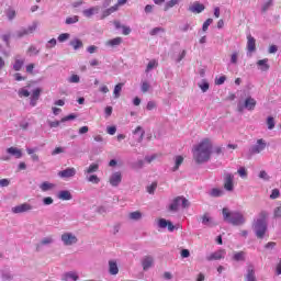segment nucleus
<instances>
[{"instance_id": "nucleus-1", "label": "nucleus", "mask_w": 281, "mask_h": 281, "mask_svg": "<svg viewBox=\"0 0 281 281\" xmlns=\"http://www.w3.org/2000/svg\"><path fill=\"white\" fill-rule=\"evenodd\" d=\"M192 153L195 162L207 164L212 157V140H210V138L202 139L194 146Z\"/></svg>"}, {"instance_id": "nucleus-2", "label": "nucleus", "mask_w": 281, "mask_h": 281, "mask_svg": "<svg viewBox=\"0 0 281 281\" xmlns=\"http://www.w3.org/2000/svg\"><path fill=\"white\" fill-rule=\"evenodd\" d=\"M223 220L225 223L229 225H234L235 227H240L247 223V218L239 211H229V209L224 207L222 210Z\"/></svg>"}, {"instance_id": "nucleus-3", "label": "nucleus", "mask_w": 281, "mask_h": 281, "mask_svg": "<svg viewBox=\"0 0 281 281\" xmlns=\"http://www.w3.org/2000/svg\"><path fill=\"white\" fill-rule=\"evenodd\" d=\"M268 217H269V212L261 211L258 214L257 218L254 221L252 229L257 238H260V239L265 238V234H267V228H268V224H267Z\"/></svg>"}, {"instance_id": "nucleus-4", "label": "nucleus", "mask_w": 281, "mask_h": 281, "mask_svg": "<svg viewBox=\"0 0 281 281\" xmlns=\"http://www.w3.org/2000/svg\"><path fill=\"white\" fill-rule=\"evenodd\" d=\"M267 148V140L263 138L257 139L256 144L250 146L247 153V159H251L254 155H260Z\"/></svg>"}, {"instance_id": "nucleus-5", "label": "nucleus", "mask_w": 281, "mask_h": 281, "mask_svg": "<svg viewBox=\"0 0 281 281\" xmlns=\"http://www.w3.org/2000/svg\"><path fill=\"white\" fill-rule=\"evenodd\" d=\"M180 205L183 207V210H186V207H190V201L183 196H177L170 204L169 210L171 212H178Z\"/></svg>"}, {"instance_id": "nucleus-6", "label": "nucleus", "mask_w": 281, "mask_h": 281, "mask_svg": "<svg viewBox=\"0 0 281 281\" xmlns=\"http://www.w3.org/2000/svg\"><path fill=\"white\" fill-rule=\"evenodd\" d=\"M256 99L248 97L245 102L243 103V101H239L237 103V111L239 113H243V111H245V109H247V111H254V109H256Z\"/></svg>"}, {"instance_id": "nucleus-7", "label": "nucleus", "mask_w": 281, "mask_h": 281, "mask_svg": "<svg viewBox=\"0 0 281 281\" xmlns=\"http://www.w3.org/2000/svg\"><path fill=\"white\" fill-rule=\"evenodd\" d=\"M38 30V22L34 21L26 29L23 27L16 32L18 38H23V36H29V34H34V32Z\"/></svg>"}, {"instance_id": "nucleus-8", "label": "nucleus", "mask_w": 281, "mask_h": 281, "mask_svg": "<svg viewBox=\"0 0 281 281\" xmlns=\"http://www.w3.org/2000/svg\"><path fill=\"white\" fill-rule=\"evenodd\" d=\"M61 243H64L66 247H71V245H76V243H78V237H76L74 233H64L61 235Z\"/></svg>"}, {"instance_id": "nucleus-9", "label": "nucleus", "mask_w": 281, "mask_h": 281, "mask_svg": "<svg viewBox=\"0 0 281 281\" xmlns=\"http://www.w3.org/2000/svg\"><path fill=\"white\" fill-rule=\"evenodd\" d=\"M224 190L226 192H234V175L229 172L224 173Z\"/></svg>"}, {"instance_id": "nucleus-10", "label": "nucleus", "mask_w": 281, "mask_h": 281, "mask_svg": "<svg viewBox=\"0 0 281 281\" xmlns=\"http://www.w3.org/2000/svg\"><path fill=\"white\" fill-rule=\"evenodd\" d=\"M32 210H34V206H32V204L23 203V204H20V205H16V206L12 207L11 212L13 214H23L25 212H32Z\"/></svg>"}, {"instance_id": "nucleus-11", "label": "nucleus", "mask_w": 281, "mask_h": 281, "mask_svg": "<svg viewBox=\"0 0 281 281\" xmlns=\"http://www.w3.org/2000/svg\"><path fill=\"white\" fill-rule=\"evenodd\" d=\"M140 262H142L143 271H148L149 269H153V267L155 266V258L148 255L143 257Z\"/></svg>"}, {"instance_id": "nucleus-12", "label": "nucleus", "mask_w": 281, "mask_h": 281, "mask_svg": "<svg viewBox=\"0 0 281 281\" xmlns=\"http://www.w3.org/2000/svg\"><path fill=\"white\" fill-rule=\"evenodd\" d=\"M225 249L216 250L215 252H212L211 255L206 256V260L209 262H212L213 260H223L226 256Z\"/></svg>"}, {"instance_id": "nucleus-13", "label": "nucleus", "mask_w": 281, "mask_h": 281, "mask_svg": "<svg viewBox=\"0 0 281 281\" xmlns=\"http://www.w3.org/2000/svg\"><path fill=\"white\" fill-rule=\"evenodd\" d=\"M245 281H258L256 278V268L254 265H248L246 268Z\"/></svg>"}, {"instance_id": "nucleus-14", "label": "nucleus", "mask_w": 281, "mask_h": 281, "mask_svg": "<svg viewBox=\"0 0 281 281\" xmlns=\"http://www.w3.org/2000/svg\"><path fill=\"white\" fill-rule=\"evenodd\" d=\"M76 168L68 167L65 170L59 171L58 177H60V179H71V177H76Z\"/></svg>"}, {"instance_id": "nucleus-15", "label": "nucleus", "mask_w": 281, "mask_h": 281, "mask_svg": "<svg viewBox=\"0 0 281 281\" xmlns=\"http://www.w3.org/2000/svg\"><path fill=\"white\" fill-rule=\"evenodd\" d=\"M110 184L112 188H117L122 183V172L116 171L110 176Z\"/></svg>"}, {"instance_id": "nucleus-16", "label": "nucleus", "mask_w": 281, "mask_h": 281, "mask_svg": "<svg viewBox=\"0 0 281 281\" xmlns=\"http://www.w3.org/2000/svg\"><path fill=\"white\" fill-rule=\"evenodd\" d=\"M23 65H25V59L21 55H15L13 63V70L21 71L23 69Z\"/></svg>"}, {"instance_id": "nucleus-17", "label": "nucleus", "mask_w": 281, "mask_h": 281, "mask_svg": "<svg viewBox=\"0 0 281 281\" xmlns=\"http://www.w3.org/2000/svg\"><path fill=\"white\" fill-rule=\"evenodd\" d=\"M54 243H56L54 235L46 236L41 239L40 244H37V249H41V247H49V245H54Z\"/></svg>"}, {"instance_id": "nucleus-18", "label": "nucleus", "mask_w": 281, "mask_h": 281, "mask_svg": "<svg viewBox=\"0 0 281 281\" xmlns=\"http://www.w3.org/2000/svg\"><path fill=\"white\" fill-rule=\"evenodd\" d=\"M205 10V5L200 2H194L193 5L189 7V12H193V14H201Z\"/></svg>"}, {"instance_id": "nucleus-19", "label": "nucleus", "mask_w": 281, "mask_h": 281, "mask_svg": "<svg viewBox=\"0 0 281 281\" xmlns=\"http://www.w3.org/2000/svg\"><path fill=\"white\" fill-rule=\"evenodd\" d=\"M70 47L75 49V52H78V49H82L85 47V44L82 43V40L75 37L69 42Z\"/></svg>"}, {"instance_id": "nucleus-20", "label": "nucleus", "mask_w": 281, "mask_h": 281, "mask_svg": "<svg viewBox=\"0 0 281 281\" xmlns=\"http://www.w3.org/2000/svg\"><path fill=\"white\" fill-rule=\"evenodd\" d=\"M109 273L110 276H117L120 273V268L117 267V261H109Z\"/></svg>"}, {"instance_id": "nucleus-21", "label": "nucleus", "mask_w": 281, "mask_h": 281, "mask_svg": "<svg viewBox=\"0 0 281 281\" xmlns=\"http://www.w3.org/2000/svg\"><path fill=\"white\" fill-rule=\"evenodd\" d=\"M79 278L80 277L78 276V272L69 271V272H66L63 274L61 280L63 281H69V280L78 281Z\"/></svg>"}, {"instance_id": "nucleus-22", "label": "nucleus", "mask_w": 281, "mask_h": 281, "mask_svg": "<svg viewBox=\"0 0 281 281\" xmlns=\"http://www.w3.org/2000/svg\"><path fill=\"white\" fill-rule=\"evenodd\" d=\"M247 49L250 54L256 52V38L251 35H247Z\"/></svg>"}, {"instance_id": "nucleus-23", "label": "nucleus", "mask_w": 281, "mask_h": 281, "mask_svg": "<svg viewBox=\"0 0 281 281\" xmlns=\"http://www.w3.org/2000/svg\"><path fill=\"white\" fill-rule=\"evenodd\" d=\"M57 199H59L60 201H71L74 199V195H71V192L63 190L58 192Z\"/></svg>"}, {"instance_id": "nucleus-24", "label": "nucleus", "mask_w": 281, "mask_h": 281, "mask_svg": "<svg viewBox=\"0 0 281 281\" xmlns=\"http://www.w3.org/2000/svg\"><path fill=\"white\" fill-rule=\"evenodd\" d=\"M233 260L235 262H245L247 260V254L245 251L234 252Z\"/></svg>"}, {"instance_id": "nucleus-25", "label": "nucleus", "mask_w": 281, "mask_h": 281, "mask_svg": "<svg viewBox=\"0 0 281 281\" xmlns=\"http://www.w3.org/2000/svg\"><path fill=\"white\" fill-rule=\"evenodd\" d=\"M7 153L9 155H12L13 157H15V159H21V157H23V151H21V149L16 148V147H9L7 149Z\"/></svg>"}, {"instance_id": "nucleus-26", "label": "nucleus", "mask_w": 281, "mask_h": 281, "mask_svg": "<svg viewBox=\"0 0 281 281\" xmlns=\"http://www.w3.org/2000/svg\"><path fill=\"white\" fill-rule=\"evenodd\" d=\"M100 12V7H92L90 9L83 10V15L87 16V19H91L93 14H98Z\"/></svg>"}, {"instance_id": "nucleus-27", "label": "nucleus", "mask_w": 281, "mask_h": 281, "mask_svg": "<svg viewBox=\"0 0 281 281\" xmlns=\"http://www.w3.org/2000/svg\"><path fill=\"white\" fill-rule=\"evenodd\" d=\"M122 37H115V38H112V40H109L105 45L108 47H120V45H122Z\"/></svg>"}, {"instance_id": "nucleus-28", "label": "nucleus", "mask_w": 281, "mask_h": 281, "mask_svg": "<svg viewBox=\"0 0 281 281\" xmlns=\"http://www.w3.org/2000/svg\"><path fill=\"white\" fill-rule=\"evenodd\" d=\"M257 66L260 67L261 71H269V59L265 58V59H260L257 61Z\"/></svg>"}, {"instance_id": "nucleus-29", "label": "nucleus", "mask_w": 281, "mask_h": 281, "mask_svg": "<svg viewBox=\"0 0 281 281\" xmlns=\"http://www.w3.org/2000/svg\"><path fill=\"white\" fill-rule=\"evenodd\" d=\"M55 188L56 184L50 183L48 181H45L42 184H40V189L42 190V192H49V190H54Z\"/></svg>"}, {"instance_id": "nucleus-30", "label": "nucleus", "mask_w": 281, "mask_h": 281, "mask_svg": "<svg viewBox=\"0 0 281 281\" xmlns=\"http://www.w3.org/2000/svg\"><path fill=\"white\" fill-rule=\"evenodd\" d=\"M133 133L134 135H138V143L144 142V135H146V132L144 131V128H142V126H137Z\"/></svg>"}, {"instance_id": "nucleus-31", "label": "nucleus", "mask_w": 281, "mask_h": 281, "mask_svg": "<svg viewBox=\"0 0 281 281\" xmlns=\"http://www.w3.org/2000/svg\"><path fill=\"white\" fill-rule=\"evenodd\" d=\"M100 169V165L91 164L87 169H85V175H93V172H98Z\"/></svg>"}, {"instance_id": "nucleus-32", "label": "nucleus", "mask_w": 281, "mask_h": 281, "mask_svg": "<svg viewBox=\"0 0 281 281\" xmlns=\"http://www.w3.org/2000/svg\"><path fill=\"white\" fill-rule=\"evenodd\" d=\"M5 15L8 18V21H14L16 19V10L13 8H9L5 10Z\"/></svg>"}, {"instance_id": "nucleus-33", "label": "nucleus", "mask_w": 281, "mask_h": 281, "mask_svg": "<svg viewBox=\"0 0 281 281\" xmlns=\"http://www.w3.org/2000/svg\"><path fill=\"white\" fill-rule=\"evenodd\" d=\"M223 194H225V191L217 188H213L210 191V196H213L214 199H218V196H223Z\"/></svg>"}, {"instance_id": "nucleus-34", "label": "nucleus", "mask_w": 281, "mask_h": 281, "mask_svg": "<svg viewBox=\"0 0 281 281\" xmlns=\"http://www.w3.org/2000/svg\"><path fill=\"white\" fill-rule=\"evenodd\" d=\"M113 12H117V7H111L109 9H105L102 12L101 19H106V16H111V14H113Z\"/></svg>"}, {"instance_id": "nucleus-35", "label": "nucleus", "mask_w": 281, "mask_h": 281, "mask_svg": "<svg viewBox=\"0 0 281 281\" xmlns=\"http://www.w3.org/2000/svg\"><path fill=\"white\" fill-rule=\"evenodd\" d=\"M180 2H181V0H170V1L166 2L165 7H164V11L168 12V10L170 8H175V5H179Z\"/></svg>"}, {"instance_id": "nucleus-36", "label": "nucleus", "mask_w": 281, "mask_h": 281, "mask_svg": "<svg viewBox=\"0 0 281 281\" xmlns=\"http://www.w3.org/2000/svg\"><path fill=\"white\" fill-rule=\"evenodd\" d=\"M142 216H143V214L139 211L131 212L128 214L130 221H142Z\"/></svg>"}, {"instance_id": "nucleus-37", "label": "nucleus", "mask_w": 281, "mask_h": 281, "mask_svg": "<svg viewBox=\"0 0 281 281\" xmlns=\"http://www.w3.org/2000/svg\"><path fill=\"white\" fill-rule=\"evenodd\" d=\"M183 164V156H176L175 158V167L172 168L173 172H177L179 170V167Z\"/></svg>"}, {"instance_id": "nucleus-38", "label": "nucleus", "mask_w": 281, "mask_h": 281, "mask_svg": "<svg viewBox=\"0 0 281 281\" xmlns=\"http://www.w3.org/2000/svg\"><path fill=\"white\" fill-rule=\"evenodd\" d=\"M78 21H80V16L78 15H72V16H68L66 18V25H74L75 23H78Z\"/></svg>"}, {"instance_id": "nucleus-39", "label": "nucleus", "mask_w": 281, "mask_h": 281, "mask_svg": "<svg viewBox=\"0 0 281 281\" xmlns=\"http://www.w3.org/2000/svg\"><path fill=\"white\" fill-rule=\"evenodd\" d=\"M122 87H124V83H117L115 87H114V99L117 100V98H120L121 93H122Z\"/></svg>"}, {"instance_id": "nucleus-40", "label": "nucleus", "mask_w": 281, "mask_h": 281, "mask_svg": "<svg viewBox=\"0 0 281 281\" xmlns=\"http://www.w3.org/2000/svg\"><path fill=\"white\" fill-rule=\"evenodd\" d=\"M158 63H157V60H155V59H153V60H150L148 64H147V67H146V70H145V72L146 74H149V71H153V69H155L156 67H158Z\"/></svg>"}, {"instance_id": "nucleus-41", "label": "nucleus", "mask_w": 281, "mask_h": 281, "mask_svg": "<svg viewBox=\"0 0 281 281\" xmlns=\"http://www.w3.org/2000/svg\"><path fill=\"white\" fill-rule=\"evenodd\" d=\"M27 54H30V56H38V54H41V49L34 45H31L27 49Z\"/></svg>"}, {"instance_id": "nucleus-42", "label": "nucleus", "mask_w": 281, "mask_h": 281, "mask_svg": "<svg viewBox=\"0 0 281 281\" xmlns=\"http://www.w3.org/2000/svg\"><path fill=\"white\" fill-rule=\"evenodd\" d=\"M86 179L89 181V183H100V179L95 175H86Z\"/></svg>"}, {"instance_id": "nucleus-43", "label": "nucleus", "mask_w": 281, "mask_h": 281, "mask_svg": "<svg viewBox=\"0 0 281 281\" xmlns=\"http://www.w3.org/2000/svg\"><path fill=\"white\" fill-rule=\"evenodd\" d=\"M140 91L142 93H148L150 91V83L148 81H142Z\"/></svg>"}, {"instance_id": "nucleus-44", "label": "nucleus", "mask_w": 281, "mask_h": 281, "mask_svg": "<svg viewBox=\"0 0 281 281\" xmlns=\"http://www.w3.org/2000/svg\"><path fill=\"white\" fill-rule=\"evenodd\" d=\"M69 38H71V34L69 33H61L59 34V36L57 37V41L59 43H65L66 41H69Z\"/></svg>"}, {"instance_id": "nucleus-45", "label": "nucleus", "mask_w": 281, "mask_h": 281, "mask_svg": "<svg viewBox=\"0 0 281 281\" xmlns=\"http://www.w3.org/2000/svg\"><path fill=\"white\" fill-rule=\"evenodd\" d=\"M267 126L269 131H273V128H276V120L273 119V116H268Z\"/></svg>"}, {"instance_id": "nucleus-46", "label": "nucleus", "mask_w": 281, "mask_h": 281, "mask_svg": "<svg viewBox=\"0 0 281 281\" xmlns=\"http://www.w3.org/2000/svg\"><path fill=\"white\" fill-rule=\"evenodd\" d=\"M238 56H240L238 52L235 50L232 53L229 61L231 65H238Z\"/></svg>"}, {"instance_id": "nucleus-47", "label": "nucleus", "mask_w": 281, "mask_h": 281, "mask_svg": "<svg viewBox=\"0 0 281 281\" xmlns=\"http://www.w3.org/2000/svg\"><path fill=\"white\" fill-rule=\"evenodd\" d=\"M199 87L203 93L210 89V83L206 80H202V83H199Z\"/></svg>"}, {"instance_id": "nucleus-48", "label": "nucleus", "mask_w": 281, "mask_h": 281, "mask_svg": "<svg viewBox=\"0 0 281 281\" xmlns=\"http://www.w3.org/2000/svg\"><path fill=\"white\" fill-rule=\"evenodd\" d=\"M68 82L70 85H78V82H80V76L72 75L71 77L68 78Z\"/></svg>"}, {"instance_id": "nucleus-49", "label": "nucleus", "mask_w": 281, "mask_h": 281, "mask_svg": "<svg viewBox=\"0 0 281 281\" xmlns=\"http://www.w3.org/2000/svg\"><path fill=\"white\" fill-rule=\"evenodd\" d=\"M214 23L212 18H209L202 25L203 32H207V27H210Z\"/></svg>"}, {"instance_id": "nucleus-50", "label": "nucleus", "mask_w": 281, "mask_h": 281, "mask_svg": "<svg viewBox=\"0 0 281 281\" xmlns=\"http://www.w3.org/2000/svg\"><path fill=\"white\" fill-rule=\"evenodd\" d=\"M20 98H30V91L25 90V88H21L18 92Z\"/></svg>"}, {"instance_id": "nucleus-51", "label": "nucleus", "mask_w": 281, "mask_h": 281, "mask_svg": "<svg viewBox=\"0 0 281 281\" xmlns=\"http://www.w3.org/2000/svg\"><path fill=\"white\" fill-rule=\"evenodd\" d=\"M273 5V1L272 0H269L267 2H265L261 7V12H267V10H269V8Z\"/></svg>"}, {"instance_id": "nucleus-52", "label": "nucleus", "mask_w": 281, "mask_h": 281, "mask_svg": "<svg viewBox=\"0 0 281 281\" xmlns=\"http://www.w3.org/2000/svg\"><path fill=\"white\" fill-rule=\"evenodd\" d=\"M168 222L169 221H166V218H160L158 221V227H160V229H166V227H168Z\"/></svg>"}, {"instance_id": "nucleus-53", "label": "nucleus", "mask_w": 281, "mask_h": 281, "mask_svg": "<svg viewBox=\"0 0 281 281\" xmlns=\"http://www.w3.org/2000/svg\"><path fill=\"white\" fill-rule=\"evenodd\" d=\"M1 278H2V280H12L14 277L12 276V273L10 271H2Z\"/></svg>"}, {"instance_id": "nucleus-54", "label": "nucleus", "mask_w": 281, "mask_h": 281, "mask_svg": "<svg viewBox=\"0 0 281 281\" xmlns=\"http://www.w3.org/2000/svg\"><path fill=\"white\" fill-rule=\"evenodd\" d=\"M159 32H166V31L164 30V27H154V29L149 32V34H150V36H157V34H159Z\"/></svg>"}, {"instance_id": "nucleus-55", "label": "nucleus", "mask_w": 281, "mask_h": 281, "mask_svg": "<svg viewBox=\"0 0 281 281\" xmlns=\"http://www.w3.org/2000/svg\"><path fill=\"white\" fill-rule=\"evenodd\" d=\"M155 190H157V182H153L149 187H147L148 194H155Z\"/></svg>"}, {"instance_id": "nucleus-56", "label": "nucleus", "mask_w": 281, "mask_h": 281, "mask_svg": "<svg viewBox=\"0 0 281 281\" xmlns=\"http://www.w3.org/2000/svg\"><path fill=\"white\" fill-rule=\"evenodd\" d=\"M279 198H280V190L279 189H273L271 191L270 199L276 200V199H279Z\"/></svg>"}, {"instance_id": "nucleus-57", "label": "nucleus", "mask_w": 281, "mask_h": 281, "mask_svg": "<svg viewBox=\"0 0 281 281\" xmlns=\"http://www.w3.org/2000/svg\"><path fill=\"white\" fill-rule=\"evenodd\" d=\"M55 45H57V41L56 38H52L46 43V49H52Z\"/></svg>"}, {"instance_id": "nucleus-58", "label": "nucleus", "mask_w": 281, "mask_h": 281, "mask_svg": "<svg viewBox=\"0 0 281 281\" xmlns=\"http://www.w3.org/2000/svg\"><path fill=\"white\" fill-rule=\"evenodd\" d=\"M33 100H38L41 98V89L36 88L35 90H33L32 97Z\"/></svg>"}, {"instance_id": "nucleus-59", "label": "nucleus", "mask_w": 281, "mask_h": 281, "mask_svg": "<svg viewBox=\"0 0 281 281\" xmlns=\"http://www.w3.org/2000/svg\"><path fill=\"white\" fill-rule=\"evenodd\" d=\"M10 37H11L10 33L3 34V35L1 36V38H2V41L5 43L7 47H10Z\"/></svg>"}, {"instance_id": "nucleus-60", "label": "nucleus", "mask_w": 281, "mask_h": 281, "mask_svg": "<svg viewBox=\"0 0 281 281\" xmlns=\"http://www.w3.org/2000/svg\"><path fill=\"white\" fill-rule=\"evenodd\" d=\"M226 80H227V77L221 76L220 78L215 79V85H217V86L225 85Z\"/></svg>"}, {"instance_id": "nucleus-61", "label": "nucleus", "mask_w": 281, "mask_h": 281, "mask_svg": "<svg viewBox=\"0 0 281 281\" xmlns=\"http://www.w3.org/2000/svg\"><path fill=\"white\" fill-rule=\"evenodd\" d=\"M61 153H65V147H56L53 151L52 155L53 157L56 155H60Z\"/></svg>"}, {"instance_id": "nucleus-62", "label": "nucleus", "mask_w": 281, "mask_h": 281, "mask_svg": "<svg viewBox=\"0 0 281 281\" xmlns=\"http://www.w3.org/2000/svg\"><path fill=\"white\" fill-rule=\"evenodd\" d=\"M237 172L243 179L247 177V169H245V167H240Z\"/></svg>"}, {"instance_id": "nucleus-63", "label": "nucleus", "mask_w": 281, "mask_h": 281, "mask_svg": "<svg viewBox=\"0 0 281 281\" xmlns=\"http://www.w3.org/2000/svg\"><path fill=\"white\" fill-rule=\"evenodd\" d=\"M273 216H274V218H281V206H277L273 210Z\"/></svg>"}, {"instance_id": "nucleus-64", "label": "nucleus", "mask_w": 281, "mask_h": 281, "mask_svg": "<svg viewBox=\"0 0 281 281\" xmlns=\"http://www.w3.org/2000/svg\"><path fill=\"white\" fill-rule=\"evenodd\" d=\"M44 205H52L54 203V199L52 196H47L43 199Z\"/></svg>"}]
</instances>
